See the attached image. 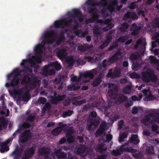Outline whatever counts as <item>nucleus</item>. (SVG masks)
Masks as SVG:
<instances>
[{"label": "nucleus", "instance_id": "nucleus-1", "mask_svg": "<svg viewBox=\"0 0 159 159\" xmlns=\"http://www.w3.org/2000/svg\"><path fill=\"white\" fill-rule=\"evenodd\" d=\"M89 0L86 2L87 4H92L93 6L101 5L105 9L110 11L111 12H112L116 7H117V0H101L100 2L97 4L89 2Z\"/></svg>", "mask_w": 159, "mask_h": 159}, {"label": "nucleus", "instance_id": "nucleus-2", "mask_svg": "<svg viewBox=\"0 0 159 159\" xmlns=\"http://www.w3.org/2000/svg\"><path fill=\"white\" fill-rule=\"evenodd\" d=\"M42 38L43 41L41 45L39 44L36 45L34 48V50L36 52L40 53L43 50L44 48L43 45L45 43L44 40L45 39L52 40L55 39V35L52 32L45 34L43 35Z\"/></svg>", "mask_w": 159, "mask_h": 159}, {"label": "nucleus", "instance_id": "nucleus-3", "mask_svg": "<svg viewBox=\"0 0 159 159\" xmlns=\"http://www.w3.org/2000/svg\"><path fill=\"white\" fill-rule=\"evenodd\" d=\"M54 68H55L57 70H59L61 69V67L59 63L56 62L51 63L50 65L45 66L43 68V70L46 74L51 75L55 73V71L53 69Z\"/></svg>", "mask_w": 159, "mask_h": 159}, {"label": "nucleus", "instance_id": "nucleus-4", "mask_svg": "<svg viewBox=\"0 0 159 159\" xmlns=\"http://www.w3.org/2000/svg\"><path fill=\"white\" fill-rule=\"evenodd\" d=\"M142 78L143 80L146 82L150 81L155 82L156 80V76L153 75V72L150 70H148L147 72L143 73Z\"/></svg>", "mask_w": 159, "mask_h": 159}, {"label": "nucleus", "instance_id": "nucleus-5", "mask_svg": "<svg viewBox=\"0 0 159 159\" xmlns=\"http://www.w3.org/2000/svg\"><path fill=\"white\" fill-rule=\"evenodd\" d=\"M4 96L2 95L1 96L0 100L2 102V108H0V114L2 116H7L9 115V109L6 108L5 106L4 102Z\"/></svg>", "mask_w": 159, "mask_h": 159}, {"label": "nucleus", "instance_id": "nucleus-6", "mask_svg": "<svg viewBox=\"0 0 159 159\" xmlns=\"http://www.w3.org/2000/svg\"><path fill=\"white\" fill-rule=\"evenodd\" d=\"M41 62L40 57H32V58L29 61L27 60H23L20 63L21 66H26L28 64H30L32 65L34 64V63H39Z\"/></svg>", "mask_w": 159, "mask_h": 159}, {"label": "nucleus", "instance_id": "nucleus-7", "mask_svg": "<svg viewBox=\"0 0 159 159\" xmlns=\"http://www.w3.org/2000/svg\"><path fill=\"white\" fill-rule=\"evenodd\" d=\"M2 141L1 139H0V151L2 153L9 150V146L8 145L10 142V139L8 138L4 142H2Z\"/></svg>", "mask_w": 159, "mask_h": 159}, {"label": "nucleus", "instance_id": "nucleus-8", "mask_svg": "<svg viewBox=\"0 0 159 159\" xmlns=\"http://www.w3.org/2000/svg\"><path fill=\"white\" fill-rule=\"evenodd\" d=\"M129 149L127 148L126 147L123 146L121 147L120 149V150L117 149L116 150H113L112 152V154L115 156H118L122 153L124 151H129Z\"/></svg>", "mask_w": 159, "mask_h": 159}, {"label": "nucleus", "instance_id": "nucleus-9", "mask_svg": "<svg viewBox=\"0 0 159 159\" xmlns=\"http://www.w3.org/2000/svg\"><path fill=\"white\" fill-rule=\"evenodd\" d=\"M30 135V132L29 131H26L23 135L21 136L19 139V143H23L27 141V139Z\"/></svg>", "mask_w": 159, "mask_h": 159}, {"label": "nucleus", "instance_id": "nucleus-10", "mask_svg": "<svg viewBox=\"0 0 159 159\" xmlns=\"http://www.w3.org/2000/svg\"><path fill=\"white\" fill-rule=\"evenodd\" d=\"M143 93L145 96L144 99L145 101H147L155 98V97L151 95V92L149 90H144L143 91Z\"/></svg>", "mask_w": 159, "mask_h": 159}, {"label": "nucleus", "instance_id": "nucleus-11", "mask_svg": "<svg viewBox=\"0 0 159 159\" xmlns=\"http://www.w3.org/2000/svg\"><path fill=\"white\" fill-rule=\"evenodd\" d=\"M8 121L3 117H0V130L7 126Z\"/></svg>", "mask_w": 159, "mask_h": 159}, {"label": "nucleus", "instance_id": "nucleus-12", "mask_svg": "<svg viewBox=\"0 0 159 159\" xmlns=\"http://www.w3.org/2000/svg\"><path fill=\"white\" fill-rule=\"evenodd\" d=\"M103 25H104V27L103 28V31H106L108 29H111L112 27L111 21L109 20H107L106 21L105 23H103Z\"/></svg>", "mask_w": 159, "mask_h": 159}, {"label": "nucleus", "instance_id": "nucleus-13", "mask_svg": "<svg viewBox=\"0 0 159 159\" xmlns=\"http://www.w3.org/2000/svg\"><path fill=\"white\" fill-rule=\"evenodd\" d=\"M152 39L155 40V42L152 43V47L153 48L156 46L155 43H159V34L158 33H155L152 36Z\"/></svg>", "mask_w": 159, "mask_h": 159}, {"label": "nucleus", "instance_id": "nucleus-14", "mask_svg": "<svg viewBox=\"0 0 159 159\" xmlns=\"http://www.w3.org/2000/svg\"><path fill=\"white\" fill-rule=\"evenodd\" d=\"M106 125V123L103 122L100 126V129L97 132L96 136H98L103 133V132L105 130Z\"/></svg>", "mask_w": 159, "mask_h": 159}, {"label": "nucleus", "instance_id": "nucleus-15", "mask_svg": "<svg viewBox=\"0 0 159 159\" xmlns=\"http://www.w3.org/2000/svg\"><path fill=\"white\" fill-rule=\"evenodd\" d=\"M93 73L92 71H88L86 72L84 74V79H87V80L84 82H86L88 81L89 80L93 77Z\"/></svg>", "mask_w": 159, "mask_h": 159}, {"label": "nucleus", "instance_id": "nucleus-16", "mask_svg": "<svg viewBox=\"0 0 159 159\" xmlns=\"http://www.w3.org/2000/svg\"><path fill=\"white\" fill-rule=\"evenodd\" d=\"M64 24L67 25L69 24L65 20L57 21H55L54 23L55 27L57 28L59 27Z\"/></svg>", "mask_w": 159, "mask_h": 159}, {"label": "nucleus", "instance_id": "nucleus-17", "mask_svg": "<svg viewBox=\"0 0 159 159\" xmlns=\"http://www.w3.org/2000/svg\"><path fill=\"white\" fill-rule=\"evenodd\" d=\"M34 151V149L33 148H31L29 150L25 152L26 159H28L30 157L32 156Z\"/></svg>", "mask_w": 159, "mask_h": 159}, {"label": "nucleus", "instance_id": "nucleus-18", "mask_svg": "<svg viewBox=\"0 0 159 159\" xmlns=\"http://www.w3.org/2000/svg\"><path fill=\"white\" fill-rule=\"evenodd\" d=\"M74 132H68L67 133L66 136L67 137V140L69 142H73L74 140L73 137Z\"/></svg>", "mask_w": 159, "mask_h": 159}, {"label": "nucleus", "instance_id": "nucleus-19", "mask_svg": "<svg viewBox=\"0 0 159 159\" xmlns=\"http://www.w3.org/2000/svg\"><path fill=\"white\" fill-rule=\"evenodd\" d=\"M67 54L66 52L64 49H61L57 53V56L60 58L65 57Z\"/></svg>", "mask_w": 159, "mask_h": 159}, {"label": "nucleus", "instance_id": "nucleus-20", "mask_svg": "<svg viewBox=\"0 0 159 159\" xmlns=\"http://www.w3.org/2000/svg\"><path fill=\"white\" fill-rule=\"evenodd\" d=\"M152 116V115L151 114L149 115L145 116L144 118H143L142 119V122L143 123L145 124L150 120V119L151 118L152 119H153L154 118Z\"/></svg>", "mask_w": 159, "mask_h": 159}, {"label": "nucleus", "instance_id": "nucleus-21", "mask_svg": "<svg viewBox=\"0 0 159 159\" xmlns=\"http://www.w3.org/2000/svg\"><path fill=\"white\" fill-rule=\"evenodd\" d=\"M7 81L5 84V86L8 89V91L9 94H10V73H8L7 76Z\"/></svg>", "mask_w": 159, "mask_h": 159}, {"label": "nucleus", "instance_id": "nucleus-22", "mask_svg": "<svg viewBox=\"0 0 159 159\" xmlns=\"http://www.w3.org/2000/svg\"><path fill=\"white\" fill-rule=\"evenodd\" d=\"M130 142L135 144H137L139 142V141L138 138L137 136L136 135H134L132 136Z\"/></svg>", "mask_w": 159, "mask_h": 159}, {"label": "nucleus", "instance_id": "nucleus-23", "mask_svg": "<svg viewBox=\"0 0 159 159\" xmlns=\"http://www.w3.org/2000/svg\"><path fill=\"white\" fill-rule=\"evenodd\" d=\"M99 123L98 122H97L95 123L91 122L89 124H88V128L89 130H91V129H93L95 127L98 125Z\"/></svg>", "mask_w": 159, "mask_h": 159}, {"label": "nucleus", "instance_id": "nucleus-24", "mask_svg": "<svg viewBox=\"0 0 159 159\" xmlns=\"http://www.w3.org/2000/svg\"><path fill=\"white\" fill-rule=\"evenodd\" d=\"M62 128L60 127L55 129L52 132V134L54 135H57L61 132Z\"/></svg>", "mask_w": 159, "mask_h": 159}, {"label": "nucleus", "instance_id": "nucleus-25", "mask_svg": "<svg viewBox=\"0 0 159 159\" xmlns=\"http://www.w3.org/2000/svg\"><path fill=\"white\" fill-rule=\"evenodd\" d=\"M112 70H109V72L108 74V77H118L119 76V75L120 73V71H116L115 70V74L114 75H113L111 73Z\"/></svg>", "mask_w": 159, "mask_h": 159}, {"label": "nucleus", "instance_id": "nucleus-26", "mask_svg": "<svg viewBox=\"0 0 159 159\" xmlns=\"http://www.w3.org/2000/svg\"><path fill=\"white\" fill-rule=\"evenodd\" d=\"M125 17L127 18H130L134 19L137 18L136 15L134 13L128 12L125 15Z\"/></svg>", "mask_w": 159, "mask_h": 159}, {"label": "nucleus", "instance_id": "nucleus-27", "mask_svg": "<svg viewBox=\"0 0 159 159\" xmlns=\"http://www.w3.org/2000/svg\"><path fill=\"white\" fill-rule=\"evenodd\" d=\"M137 26L135 24H134L132 25V30H133V32H132V34H138L139 31L136 29Z\"/></svg>", "mask_w": 159, "mask_h": 159}, {"label": "nucleus", "instance_id": "nucleus-28", "mask_svg": "<svg viewBox=\"0 0 159 159\" xmlns=\"http://www.w3.org/2000/svg\"><path fill=\"white\" fill-rule=\"evenodd\" d=\"M73 113V112L71 111H69L67 112H65L63 114L62 116L64 117L65 118L67 117V116H70Z\"/></svg>", "mask_w": 159, "mask_h": 159}, {"label": "nucleus", "instance_id": "nucleus-29", "mask_svg": "<svg viewBox=\"0 0 159 159\" xmlns=\"http://www.w3.org/2000/svg\"><path fill=\"white\" fill-rule=\"evenodd\" d=\"M141 108L140 107H134L132 110V113L133 114L136 113L137 112L139 111L140 110H141Z\"/></svg>", "mask_w": 159, "mask_h": 159}, {"label": "nucleus", "instance_id": "nucleus-30", "mask_svg": "<svg viewBox=\"0 0 159 159\" xmlns=\"http://www.w3.org/2000/svg\"><path fill=\"white\" fill-rule=\"evenodd\" d=\"M127 137V134L125 133H123L120 137L119 141L121 142L123 141V139Z\"/></svg>", "mask_w": 159, "mask_h": 159}, {"label": "nucleus", "instance_id": "nucleus-31", "mask_svg": "<svg viewBox=\"0 0 159 159\" xmlns=\"http://www.w3.org/2000/svg\"><path fill=\"white\" fill-rule=\"evenodd\" d=\"M131 87L130 86H128L123 89V92L125 93H129L130 92Z\"/></svg>", "mask_w": 159, "mask_h": 159}, {"label": "nucleus", "instance_id": "nucleus-32", "mask_svg": "<svg viewBox=\"0 0 159 159\" xmlns=\"http://www.w3.org/2000/svg\"><path fill=\"white\" fill-rule=\"evenodd\" d=\"M142 96L141 94L139 95V98H138L135 96H133L132 97V99L134 101H139L142 98Z\"/></svg>", "mask_w": 159, "mask_h": 159}, {"label": "nucleus", "instance_id": "nucleus-33", "mask_svg": "<svg viewBox=\"0 0 159 159\" xmlns=\"http://www.w3.org/2000/svg\"><path fill=\"white\" fill-rule=\"evenodd\" d=\"M101 80L100 79H96L93 83L94 86H96L100 82Z\"/></svg>", "mask_w": 159, "mask_h": 159}, {"label": "nucleus", "instance_id": "nucleus-34", "mask_svg": "<svg viewBox=\"0 0 159 159\" xmlns=\"http://www.w3.org/2000/svg\"><path fill=\"white\" fill-rule=\"evenodd\" d=\"M71 80L74 82H77L79 80V79L77 78L76 76L72 75L71 76Z\"/></svg>", "mask_w": 159, "mask_h": 159}, {"label": "nucleus", "instance_id": "nucleus-35", "mask_svg": "<svg viewBox=\"0 0 159 159\" xmlns=\"http://www.w3.org/2000/svg\"><path fill=\"white\" fill-rule=\"evenodd\" d=\"M130 77L132 78L137 79L139 78V75L136 73H133L130 75Z\"/></svg>", "mask_w": 159, "mask_h": 159}, {"label": "nucleus", "instance_id": "nucleus-36", "mask_svg": "<svg viewBox=\"0 0 159 159\" xmlns=\"http://www.w3.org/2000/svg\"><path fill=\"white\" fill-rule=\"evenodd\" d=\"M46 101V99L43 98H39L38 100V103L39 104H43Z\"/></svg>", "mask_w": 159, "mask_h": 159}, {"label": "nucleus", "instance_id": "nucleus-37", "mask_svg": "<svg viewBox=\"0 0 159 159\" xmlns=\"http://www.w3.org/2000/svg\"><path fill=\"white\" fill-rule=\"evenodd\" d=\"M30 81V80L29 79L28 77L25 78L23 80L22 83H26L28 84Z\"/></svg>", "mask_w": 159, "mask_h": 159}, {"label": "nucleus", "instance_id": "nucleus-38", "mask_svg": "<svg viewBox=\"0 0 159 159\" xmlns=\"http://www.w3.org/2000/svg\"><path fill=\"white\" fill-rule=\"evenodd\" d=\"M98 18V16H97V15L96 14V13H95L93 15L92 19L91 20L90 22H91L93 21L96 20Z\"/></svg>", "mask_w": 159, "mask_h": 159}, {"label": "nucleus", "instance_id": "nucleus-39", "mask_svg": "<svg viewBox=\"0 0 159 159\" xmlns=\"http://www.w3.org/2000/svg\"><path fill=\"white\" fill-rule=\"evenodd\" d=\"M128 27V25L127 24L125 23L122 25L121 27V29L122 31H124L125 30L127 29Z\"/></svg>", "mask_w": 159, "mask_h": 159}, {"label": "nucleus", "instance_id": "nucleus-40", "mask_svg": "<svg viewBox=\"0 0 159 159\" xmlns=\"http://www.w3.org/2000/svg\"><path fill=\"white\" fill-rule=\"evenodd\" d=\"M127 39L126 37H122L120 38L119 39V41L123 43Z\"/></svg>", "mask_w": 159, "mask_h": 159}, {"label": "nucleus", "instance_id": "nucleus-41", "mask_svg": "<svg viewBox=\"0 0 159 159\" xmlns=\"http://www.w3.org/2000/svg\"><path fill=\"white\" fill-rule=\"evenodd\" d=\"M68 61L70 65H72L74 62V61L73 58H70L68 60Z\"/></svg>", "mask_w": 159, "mask_h": 159}, {"label": "nucleus", "instance_id": "nucleus-42", "mask_svg": "<svg viewBox=\"0 0 159 159\" xmlns=\"http://www.w3.org/2000/svg\"><path fill=\"white\" fill-rule=\"evenodd\" d=\"M79 88V87L77 86L76 87L75 86L72 85V87H70V88L69 89V90H75L78 89Z\"/></svg>", "mask_w": 159, "mask_h": 159}, {"label": "nucleus", "instance_id": "nucleus-43", "mask_svg": "<svg viewBox=\"0 0 159 159\" xmlns=\"http://www.w3.org/2000/svg\"><path fill=\"white\" fill-rule=\"evenodd\" d=\"M139 66L138 65H136L134 63L132 65V69L134 70H136L138 69V67Z\"/></svg>", "mask_w": 159, "mask_h": 159}, {"label": "nucleus", "instance_id": "nucleus-44", "mask_svg": "<svg viewBox=\"0 0 159 159\" xmlns=\"http://www.w3.org/2000/svg\"><path fill=\"white\" fill-rule=\"evenodd\" d=\"M46 150L44 148H43L39 150V152L41 154H45L46 153Z\"/></svg>", "mask_w": 159, "mask_h": 159}, {"label": "nucleus", "instance_id": "nucleus-45", "mask_svg": "<svg viewBox=\"0 0 159 159\" xmlns=\"http://www.w3.org/2000/svg\"><path fill=\"white\" fill-rule=\"evenodd\" d=\"M136 2L134 3H132L129 6V8L131 9H134L136 7Z\"/></svg>", "mask_w": 159, "mask_h": 159}, {"label": "nucleus", "instance_id": "nucleus-46", "mask_svg": "<svg viewBox=\"0 0 159 159\" xmlns=\"http://www.w3.org/2000/svg\"><path fill=\"white\" fill-rule=\"evenodd\" d=\"M106 138L107 139V141H108L111 139L112 138V136L111 135L107 134L106 135Z\"/></svg>", "mask_w": 159, "mask_h": 159}, {"label": "nucleus", "instance_id": "nucleus-47", "mask_svg": "<svg viewBox=\"0 0 159 159\" xmlns=\"http://www.w3.org/2000/svg\"><path fill=\"white\" fill-rule=\"evenodd\" d=\"M123 124L124 121L123 120L120 121L118 124L119 128L120 129H121L122 126L123 125Z\"/></svg>", "mask_w": 159, "mask_h": 159}, {"label": "nucleus", "instance_id": "nucleus-48", "mask_svg": "<svg viewBox=\"0 0 159 159\" xmlns=\"http://www.w3.org/2000/svg\"><path fill=\"white\" fill-rule=\"evenodd\" d=\"M91 116L93 118L97 116V114L95 112H92L90 113Z\"/></svg>", "mask_w": 159, "mask_h": 159}, {"label": "nucleus", "instance_id": "nucleus-49", "mask_svg": "<svg viewBox=\"0 0 159 159\" xmlns=\"http://www.w3.org/2000/svg\"><path fill=\"white\" fill-rule=\"evenodd\" d=\"M60 153V152L59 151H57V152H55L54 154V157H55V156L57 157H60L59 156V153Z\"/></svg>", "mask_w": 159, "mask_h": 159}, {"label": "nucleus", "instance_id": "nucleus-50", "mask_svg": "<svg viewBox=\"0 0 159 159\" xmlns=\"http://www.w3.org/2000/svg\"><path fill=\"white\" fill-rule=\"evenodd\" d=\"M18 81H19L18 79H14L13 80V85H14L17 84L18 83Z\"/></svg>", "mask_w": 159, "mask_h": 159}, {"label": "nucleus", "instance_id": "nucleus-51", "mask_svg": "<svg viewBox=\"0 0 159 159\" xmlns=\"http://www.w3.org/2000/svg\"><path fill=\"white\" fill-rule=\"evenodd\" d=\"M141 40L140 39H139L137 42L136 44L135 45V48H137L139 44L141 42Z\"/></svg>", "mask_w": 159, "mask_h": 159}, {"label": "nucleus", "instance_id": "nucleus-52", "mask_svg": "<svg viewBox=\"0 0 159 159\" xmlns=\"http://www.w3.org/2000/svg\"><path fill=\"white\" fill-rule=\"evenodd\" d=\"M157 128V126L156 125H153L152 126V129L153 131H155Z\"/></svg>", "mask_w": 159, "mask_h": 159}, {"label": "nucleus", "instance_id": "nucleus-53", "mask_svg": "<svg viewBox=\"0 0 159 159\" xmlns=\"http://www.w3.org/2000/svg\"><path fill=\"white\" fill-rule=\"evenodd\" d=\"M66 141V139L64 138H62L61 140L59 141V143L60 144H62L65 143Z\"/></svg>", "mask_w": 159, "mask_h": 159}, {"label": "nucleus", "instance_id": "nucleus-54", "mask_svg": "<svg viewBox=\"0 0 159 159\" xmlns=\"http://www.w3.org/2000/svg\"><path fill=\"white\" fill-rule=\"evenodd\" d=\"M98 29L97 28V30H96V28H94V34H99V31H98Z\"/></svg>", "mask_w": 159, "mask_h": 159}, {"label": "nucleus", "instance_id": "nucleus-55", "mask_svg": "<svg viewBox=\"0 0 159 159\" xmlns=\"http://www.w3.org/2000/svg\"><path fill=\"white\" fill-rule=\"evenodd\" d=\"M148 153L149 154H153V150L152 148L150 150L149 149V150H148Z\"/></svg>", "mask_w": 159, "mask_h": 159}, {"label": "nucleus", "instance_id": "nucleus-56", "mask_svg": "<svg viewBox=\"0 0 159 159\" xmlns=\"http://www.w3.org/2000/svg\"><path fill=\"white\" fill-rule=\"evenodd\" d=\"M130 59H132V61H133V59H136L137 58V57L135 55H133L131 56H130Z\"/></svg>", "mask_w": 159, "mask_h": 159}, {"label": "nucleus", "instance_id": "nucleus-57", "mask_svg": "<svg viewBox=\"0 0 159 159\" xmlns=\"http://www.w3.org/2000/svg\"><path fill=\"white\" fill-rule=\"evenodd\" d=\"M123 65L124 67H127L128 66V63L127 61H125L123 63Z\"/></svg>", "mask_w": 159, "mask_h": 159}, {"label": "nucleus", "instance_id": "nucleus-58", "mask_svg": "<svg viewBox=\"0 0 159 159\" xmlns=\"http://www.w3.org/2000/svg\"><path fill=\"white\" fill-rule=\"evenodd\" d=\"M54 125V124L53 123H48L47 126L48 127H51L53 126Z\"/></svg>", "mask_w": 159, "mask_h": 159}, {"label": "nucleus", "instance_id": "nucleus-59", "mask_svg": "<svg viewBox=\"0 0 159 159\" xmlns=\"http://www.w3.org/2000/svg\"><path fill=\"white\" fill-rule=\"evenodd\" d=\"M75 14H76V16H79L81 14L80 11L79 10H76Z\"/></svg>", "mask_w": 159, "mask_h": 159}, {"label": "nucleus", "instance_id": "nucleus-60", "mask_svg": "<svg viewBox=\"0 0 159 159\" xmlns=\"http://www.w3.org/2000/svg\"><path fill=\"white\" fill-rule=\"evenodd\" d=\"M151 60L152 62L154 63L155 62V58L153 56L151 57Z\"/></svg>", "mask_w": 159, "mask_h": 159}, {"label": "nucleus", "instance_id": "nucleus-61", "mask_svg": "<svg viewBox=\"0 0 159 159\" xmlns=\"http://www.w3.org/2000/svg\"><path fill=\"white\" fill-rule=\"evenodd\" d=\"M149 132L148 131H145L143 132V134L146 135H149Z\"/></svg>", "mask_w": 159, "mask_h": 159}, {"label": "nucleus", "instance_id": "nucleus-62", "mask_svg": "<svg viewBox=\"0 0 159 159\" xmlns=\"http://www.w3.org/2000/svg\"><path fill=\"white\" fill-rule=\"evenodd\" d=\"M78 139L79 140L80 142H82L83 140V138L81 137H78Z\"/></svg>", "mask_w": 159, "mask_h": 159}, {"label": "nucleus", "instance_id": "nucleus-63", "mask_svg": "<svg viewBox=\"0 0 159 159\" xmlns=\"http://www.w3.org/2000/svg\"><path fill=\"white\" fill-rule=\"evenodd\" d=\"M153 0H148L147 3L148 4H151L153 2Z\"/></svg>", "mask_w": 159, "mask_h": 159}, {"label": "nucleus", "instance_id": "nucleus-64", "mask_svg": "<svg viewBox=\"0 0 159 159\" xmlns=\"http://www.w3.org/2000/svg\"><path fill=\"white\" fill-rule=\"evenodd\" d=\"M107 63L106 60H104L103 62V66H106V63Z\"/></svg>", "mask_w": 159, "mask_h": 159}]
</instances>
